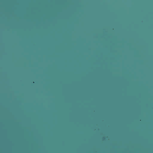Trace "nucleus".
<instances>
[{
  "label": "nucleus",
  "mask_w": 153,
  "mask_h": 153,
  "mask_svg": "<svg viewBox=\"0 0 153 153\" xmlns=\"http://www.w3.org/2000/svg\"><path fill=\"white\" fill-rule=\"evenodd\" d=\"M45 11L46 13V23H47V19L48 18V10H0V11ZM46 36L47 38V24L46 25ZM47 39V38H46ZM47 40V39H46ZM47 41V40H46ZM47 44V43H46ZM46 61H47V44H46Z\"/></svg>",
  "instance_id": "obj_1"
},
{
  "label": "nucleus",
  "mask_w": 153,
  "mask_h": 153,
  "mask_svg": "<svg viewBox=\"0 0 153 153\" xmlns=\"http://www.w3.org/2000/svg\"><path fill=\"white\" fill-rule=\"evenodd\" d=\"M46 90H47V67H46Z\"/></svg>",
  "instance_id": "obj_2"
},
{
  "label": "nucleus",
  "mask_w": 153,
  "mask_h": 153,
  "mask_svg": "<svg viewBox=\"0 0 153 153\" xmlns=\"http://www.w3.org/2000/svg\"><path fill=\"white\" fill-rule=\"evenodd\" d=\"M46 95H47V93H46Z\"/></svg>",
  "instance_id": "obj_3"
}]
</instances>
